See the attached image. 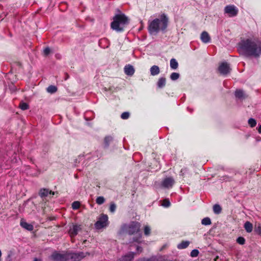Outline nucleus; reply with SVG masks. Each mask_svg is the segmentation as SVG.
I'll return each mask as SVG.
<instances>
[{
  "instance_id": "1",
  "label": "nucleus",
  "mask_w": 261,
  "mask_h": 261,
  "mask_svg": "<svg viewBox=\"0 0 261 261\" xmlns=\"http://www.w3.org/2000/svg\"><path fill=\"white\" fill-rule=\"evenodd\" d=\"M169 18L167 15L163 13L159 18H156L148 23V31L150 35H156L160 32L165 33L169 24Z\"/></svg>"
},
{
  "instance_id": "2",
  "label": "nucleus",
  "mask_w": 261,
  "mask_h": 261,
  "mask_svg": "<svg viewBox=\"0 0 261 261\" xmlns=\"http://www.w3.org/2000/svg\"><path fill=\"white\" fill-rule=\"evenodd\" d=\"M238 45L247 56L258 58L261 55V43L257 44L251 39L241 40Z\"/></svg>"
},
{
  "instance_id": "3",
  "label": "nucleus",
  "mask_w": 261,
  "mask_h": 261,
  "mask_svg": "<svg viewBox=\"0 0 261 261\" xmlns=\"http://www.w3.org/2000/svg\"><path fill=\"white\" fill-rule=\"evenodd\" d=\"M141 224L137 221H132L129 224H123L121 225L119 233L122 234L126 233L129 235H133L137 233V237L134 238V241L139 242L141 238V234L140 233Z\"/></svg>"
},
{
  "instance_id": "4",
  "label": "nucleus",
  "mask_w": 261,
  "mask_h": 261,
  "mask_svg": "<svg viewBox=\"0 0 261 261\" xmlns=\"http://www.w3.org/2000/svg\"><path fill=\"white\" fill-rule=\"evenodd\" d=\"M129 23V19L124 14H116L111 23V28L117 32H122Z\"/></svg>"
},
{
  "instance_id": "5",
  "label": "nucleus",
  "mask_w": 261,
  "mask_h": 261,
  "mask_svg": "<svg viewBox=\"0 0 261 261\" xmlns=\"http://www.w3.org/2000/svg\"><path fill=\"white\" fill-rule=\"evenodd\" d=\"M108 224V215L102 214L100 215L98 220L95 223V227L97 229H100L107 227Z\"/></svg>"
},
{
  "instance_id": "6",
  "label": "nucleus",
  "mask_w": 261,
  "mask_h": 261,
  "mask_svg": "<svg viewBox=\"0 0 261 261\" xmlns=\"http://www.w3.org/2000/svg\"><path fill=\"white\" fill-rule=\"evenodd\" d=\"M85 257L83 252L77 253H67V261H80Z\"/></svg>"
},
{
  "instance_id": "7",
  "label": "nucleus",
  "mask_w": 261,
  "mask_h": 261,
  "mask_svg": "<svg viewBox=\"0 0 261 261\" xmlns=\"http://www.w3.org/2000/svg\"><path fill=\"white\" fill-rule=\"evenodd\" d=\"M50 258L54 261H67V253L62 254L55 251L51 255Z\"/></svg>"
},
{
  "instance_id": "8",
  "label": "nucleus",
  "mask_w": 261,
  "mask_h": 261,
  "mask_svg": "<svg viewBox=\"0 0 261 261\" xmlns=\"http://www.w3.org/2000/svg\"><path fill=\"white\" fill-rule=\"evenodd\" d=\"M224 12L228 14L229 17H234L238 14V10L233 5H227L224 8Z\"/></svg>"
},
{
  "instance_id": "9",
  "label": "nucleus",
  "mask_w": 261,
  "mask_h": 261,
  "mask_svg": "<svg viewBox=\"0 0 261 261\" xmlns=\"http://www.w3.org/2000/svg\"><path fill=\"white\" fill-rule=\"evenodd\" d=\"M230 70L229 65L226 62L221 63L218 67L219 72L222 75L227 74Z\"/></svg>"
},
{
  "instance_id": "10",
  "label": "nucleus",
  "mask_w": 261,
  "mask_h": 261,
  "mask_svg": "<svg viewBox=\"0 0 261 261\" xmlns=\"http://www.w3.org/2000/svg\"><path fill=\"white\" fill-rule=\"evenodd\" d=\"M174 184V180L172 177H167L162 181V185L166 188H171Z\"/></svg>"
},
{
  "instance_id": "11",
  "label": "nucleus",
  "mask_w": 261,
  "mask_h": 261,
  "mask_svg": "<svg viewBox=\"0 0 261 261\" xmlns=\"http://www.w3.org/2000/svg\"><path fill=\"white\" fill-rule=\"evenodd\" d=\"M48 195H55V192L46 188L41 189L39 192V195L41 198L46 197L48 196Z\"/></svg>"
},
{
  "instance_id": "12",
  "label": "nucleus",
  "mask_w": 261,
  "mask_h": 261,
  "mask_svg": "<svg viewBox=\"0 0 261 261\" xmlns=\"http://www.w3.org/2000/svg\"><path fill=\"white\" fill-rule=\"evenodd\" d=\"M134 252H130L126 255L122 256L117 261H132L135 256Z\"/></svg>"
},
{
  "instance_id": "13",
  "label": "nucleus",
  "mask_w": 261,
  "mask_h": 261,
  "mask_svg": "<svg viewBox=\"0 0 261 261\" xmlns=\"http://www.w3.org/2000/svg\"><path fill=\"white\" fill-rule=\"evenodd\" d=\"M124 71L127 75L132 76L135 73V69L132 65L128 64L125 66Z\"/></svg>"
},
{
  "instance_id": "14",
  "label": "nucleus",
  "mask_w": 261,
  "mask_h": 261,
  "mask_svg": "<svg viewBox=\"0 0 261 261\" xmlns=\"http://www.w3.org/2000/svg\"><path fill=\"white\" fill-rule=\"evenodd\" d=\"M200 39L202 42L207 43L211 41V37L208 33L206 31H203L200 36Z\"/></svg>"
},
{
  "instance_id": "15",
  "label": "nucleus",
  "mask_w": 261,
  "mask_h": 261,
  "mask_svg": "<svg viewBox=\"0 0 261 261\" xmlns=\"http://www.w3.org/2000/svg\"><path fill=\"white\" fill-rule=\"evenodd\" d=\"M81 229V225H73L72 228H70L69 229V233L72 236H76L79 230Z\"/></svg>"
},
{
  "instance_id": "16",
  "label": "nucleus",
  "mask_w": 261,
  "mask_h": 261,
  "mask_svg": "<svg viewBox=\"0 0 261 261\" xmlns=\"http://www.w3.org/2000/svg\"><path fill=\"white\" fill-rule=\"evenodd\" d=\"M114 138L113 136L108 135L106 136L104 138L103 140V144H104V148H107L109 146L110 143L113 141Z\"/></svg>"
},
{
  "instance_id": "17",
  "label": "nucleus",
  "mask_w": 261,
  "mask_h": 261,
  "mask_svg": "<svg viewBox=\"0 0 261 261\" xmlns=\"http://www.w3.org/2000/svg\"><path fill=\"white\" fill-rule=\"evenodd\" d=\"M20 226L28 230L31 231L33 229V226L32 224L28 223L27 222L21 220Z\"/></svg>"
},
{
  "instance_id": "18",
  "label": "nucleus",
  "mask_w": 261,
  "mask_h": 261,
  "mask_svg": "<svg viewBox=\"0 0 261 261\" xmlns=\"http://www.w3.org/2000/svg\"><path fill=\"white\" fill-rule=\"evenodd\" d=\"M151 75L154 76L158 75L160 73V68L156 65L152 66L150 69Z\"/></svg>"
},
{
  "instance_id": "19",
  "label": "nucleus",
  "mask_w": 261,
  "mask_h": 261,
  "mask_svg": "<svg viewBox=\"0 0 261 261\" xmlns=\"http://www.w3.org/2000/svg\"><path fill=\"white\" fill-rule=\"evenodd\" d=\"M166 83V79L165 77H161L157 82V86L159 88H162L165 86Z\"/></svg>"
},
{
  "instance_id": "20",
  "label": "nucleus",
  "mask_w": 261,
  "mask_h": 261,
  "mask_svg": "<svg viewBox=\"0 0 261 261\" xmlns=\"http://www.w3.org/2000/svg\"><path fill=\"white\" fill-rule=\"evenodd\" d=\"M244 228L247 232H251L253 230V225L249 221H247L244 224Z\"/></svg>"
},
{
  "instance_id": "21",
  "label": "nucleus",
  "mask_w": 261,
  "mask_h": 261,
  "mask_svg": "<svg viewBox=\"0 0 261 261\" xmlns=\"http://www.w3.org/2000/svg\"><path fill=\"white\" fill-rule=\"evenodd\" d=\"M190 244V242L188 241H182L177 245V248L179 249H185L187 248Z\"/></svg>"
},
{
  "instance_id": "22",
  "label": "nucleus",
  "mask_w": 261,
  "mask_h": 261,
  "mask_svg": "<svg viewBox=\"0 0 261 261\" xmlns=\"http://www.w3.org/2000/svg\"><path fill=\"white\" fill-rule=\"evenodd\" d=\"M170 65L171 69H176L178 68V63L175 59L172 58L170 60Z\"/></svg>"
},
{
  "instance_id": "23",
  "label": "nucleus",
  "mask_w": 261,
  "mask_h": 261,
  "mask_svg": "<svg viewBox=\"0 0 261 261\" xmlns=\"http://www.w3.org/2000/svg\"><path fill=\"white\" fill-rule=\"evenodd\" d=\"M234 95L237 98H239V99L245 98L244 93L243 91L242 90H240V89L237 90L235 91Z\"/></svg>"
},
{
  "instance_id": "24",
  "label": "nucleus",
  "mask_w": 261,
  "mask_h": 261,
  "mask_svg": "<svg viewBox=\"0 0 261 261\" xmlns=\"http://www.w3.org/2000/svg\"><path fill=\"white\" fill-rule=\"evenodd\" d=\"M213 211L215 214H219L222 212V208L220 205L218 204H215L213 206Z\"/></svg>"
},
{
  "instance_id": "25",
  "label": "nucleus",
  "mask_w": 261,
  "mask_h": 261,
  "mask_svg": "<svg viewBox=\"0 0 261 261\" xmlns=\"http://www.w3.org/2000/svg\"><path fill=\"white\" fill-rule=\"evenodd\" d=\"M201 223L204 225H209L211 224L212 222L210 218L205 217L202 220Z\"/></svg>"
},
{
  "instance_id": "26",
  "label": "nucleus",
  "mask_w": 261,
  "mask_h": 261,
  "mask_svg": "<svg viewBox=\"0 0 261 261\" xmlns=\"http://www.w3.org/2000/svg\"><path fill=\"white\" fill-rule=\"evenodd\" d=\"M57 91V88L53 85L48 86L47 88V91L50 93H54Z\"/></svg>"
},
{
  "instance_id": "27",
  "label": "nucleus",
  "mask_w": 261,
  "mask_h": 261,
  "mask_svg": "<svg viewBox=\"0 0 261 261\" xmlns=\"http://www.w3.org/2000/svg\"><path fill=\"white\" fill-rule=\"evenodd\" d=\"M162 206L165 207H168L170 206L171 203L168 198H165L162 201Z\"/></svg>"
},
{
  "instance_id": "28",
  "label": "nucleus",
  "mask_w": 261,
  "mask_h": 261,
  "mask_svg": "<svg viewBox=\"0 0 261 261\" xmlns=\"http://www.w3.org/2000/svg\"><path fill=\"white\" fill-rule=\"evenodd\" d=\"M19 107L22 110H26L29 108L28 104L23 102H20Z\"/></svg>"
},
{
  "instance_id": "29",
  "label": "nucleus",
  "mask_w": 261,
  "mask_h": 261,
  "mask_svg": "<svg viewBox=\"0 0 261 261\" xmlns=\"http://www.w3.org/2000/svg\"><path fill=\"white\" fill-rule=\"evenodd\" d=\"M105 201V199L103 196H99L96 199V202L99 205L103 204Z\"/></svg>"
},
{
  "instance_id": "30",
  "label": "nucleus",
  "mask_w": 261,
  "mask_h": 261,
  "mask_svg": "<svg viewBox=\"0 0 261 261\" xmlns=\"http://www.w3.org/2000/svg\"><path fill=\"white\" fill-rule=\"evenodd\" d=\"M80 202L78 201H75L72 203V208L73 210H77L80 208Z\"/></svg>"
},
{
  "instance_id": "31",
  "label": "nucleus",
  "mask_w": 261,
  "mask_h": 261,
  "mask_svg": "<svg viewBox=\"0 0 261 261\" xmlns=\"http://www.w3.org/2000/svg\"><path fill=\"white\" fill-rule=\"evenodd\" d=\"M254 231L258 235L261 236V225L260 224L255 225L254 227Z\"/></svg>"
},
{
  "instance_id": "32",
  "label": "nucleus",
  "mask_w": 261,
  "mask_h": 261,
  "mask_svg": "<svg viewBox=\"0 0 261 261\" xmlns=\"http://www.w3.org/2000/svg\"><path fill=\"white\" fill-rule=\"evenodd\" d=\"M179 77V74L177 72H173L170 75V79L172 81H175Z\"/></svg>"
},
{
  "instance_id": "33",
  "label": "nucleus",
  "mask_w": 261,
  "mask_h": 261,
  "mask_svg": "<svg viewBox=\"0 0 261 261\" xmlns=\"http://www.w3.org/2000/svg\"><path fill=\"white\" fill-rule=\"evenodd\" d=\"M248 124L250 125V127H254L256 124V120L253 118H250L248 120Z\"/></svg>"
},
{
  "instance_id": "34",
  "label": "nucleus",
  "mask_w": 261,
  "mask_h": 261,
  "mask_svg": "<svg viewBox=\"0 0 261 261\" xmlns=\"http://www.w3.org/2000/svg\"><path fill=\"white\" fill-rule=\"evenodd\" d=\"M237 242L240 245H244L245 243V239L242 237H239L237 239Z\"/></svg>"
},
{
  "instance_id": "35",
  "label": "nucleus",
  "mask_w": 261,
  "mask_h": 261,
  "mask_svg": "<svg viewBox=\"0 0 261 261\" xmlns=\"http://www.w3.org/2000/svg\"><path fill=\"white\" fill-rule=\"evenodd\" d=\"M14 255V253L12 251H9L8 253V255L6 258V261H11L12 257Z\"/></svg>"
},
{
  "instance_id": "36",
  "label": "nucleus",
  "mask_w": 261,
  "mask_h": 261,
  "mask_svg": "<svg viewBox=\"0 0 261 261\" xmlns=\"http://www.w3.org/2000/svg\"><path fill=\"white\" fill-rule=\"evenodd\" d=\"M199 251L197 249H193L190 253L191 256L194 257H197L199 254Z\"/></svg>"
},
{
  "instance_id": "37",
  "label": "nucleus",
  "mask_w": 261,
  "mask_h": 261,
  "mask_svg": "<svg viewBox=\"0 0 261 261\" xmlns=\"http://www.w3.org/2000/svg\"><path fill=\"white\" fill-rule=\"evenodd\" d=\"M130 114L129 112H125L121 114V118L122 119H127L129 117Z\"/></svg>"
},
{
  "instance_id": "38",
  "label": "nucleus",
  "mask_w": 261,
  "mask_h": 261,
  "mask_svg": "<svg viewBox=\"0 0 261 261\" xmlns=\"http://www.w3.org/2000/svg\"><path fill=\"white\" fill-rule=\"evenodd\" d=\"M144 234L146 236H149L151 232V229L148 226H145L144 229Z\"/></svg>"
},
{
  "instance_id": "39",
  "label": "nucleus",
  "mask_w": 261,
  "mask_h": 261,
  "mask_svg": "<svg viewBox=\"0 0 261 261\" xmlns=\"http://www.w3.org/2000/svg\"><path fill=\"white\" fill-rule=\"evenodd\" d=\"M50 53V49L49 47H46L43 50V55L45 57L47 56Z\"/></svg>"
},
{
  "instance_id": "40",
  "label": "nucleus",
  "mask_w": 261,
  "mask_h": 261,
  "mask_svg": "<svg viewBox=\"0 0 261 261\" xmlns=\"http://www.w3.org/2000/svg\"><path fill=\"white\" fill-rule=\"evenodd\" d=\"M116 209V204L114 203H111L110 206V208H109L110 211L112 213H114L115 212Z\"/></svg>"
},
{
  "instance_id": "41",
  "label": "nucleus",
  "mask_w": 261,
  "mask_h": 261,
  "mask_svg": "<svg viewBox=\"0 0 261 261\" xmlns=\"http://www.w3.org/2000/svg\"><path fill=\"white\" fill-rule=\"evenodd\" d=\"M137 250L138 251L142 252V248L141 247H140V246H137Z\"/></svg>"
},
{
  "instance_id": "42",
  "label": "nucleus",
  "mask_w": 261,
  "mask_h": 261,
  "mask_svg": "<svg viewBox=\"0 0 261 261\" xmlns=\"http://www.w3.org/2000/svg\"><path fill=\"white\" fill-rule=\"evenodd\" d=\"M143 261H155L154 259L149 258V259H144Z\"/></svg>"
},
{
  "instance_id": "43",
  "label": "nucleus",
  "mask_w": 261,
  "mask_h": 261,
  "mask_svg": "<svg viewBox=\"0 0 261 261\" xmlns=\"http://www.w3.org/2000/svg\"><path fill=\"white\" fill-rule=\"evenodd\" d=\"M257 130L259 134H261V125L258 126Z\"/></svg>"
},
{
  "instance_id": "44",
  "label": "nucleus",
  "mask_w": 261,
  "mask_h": 261,
  "mask_svg": "<svg viewBox=\"0 0 261 261\" xmlns=\"http://www.w3.org/2000/svg\"><path fill=\"white\" fill-rule=\"evenodd\" d=\"M33 261H42L41 259L34 258Z\"/></svg>"
},
{
  "instance_id": "45",
  "label": "nucleus",
  "mask_w": 261,
  "mask_h": 261,
  "mask_svg": "<svg viewBox=\"0 0 261 261\" xmlns=\"http://www.w3.org/2000/svg\"><path fill=\"white\" fill-rule=\"evenodd\" d=\"M66 77L65 78V80H67L69 78V75L67 73H66Z\"/></svg>"
},
{
  "instance_id": "46",
  "label": "nucleus",
  "mask_w": 261,
  "mask_h": 261,
  "mask_svg": "<svg viewBox=\"0 0 261 261\" xmlns=\"http://www.w3.org/2000/svg\"><path fill=\"white\" fill-rule=\"evenodd\" d=\"M2 255V253L1 250H0V261H1Z\"/></svg>"
}]
</instances>
